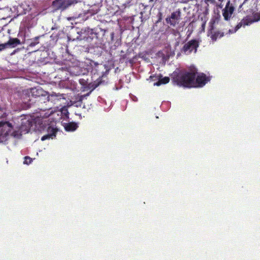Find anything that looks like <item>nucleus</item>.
<instances>
[{
	"mask_svg": "<svg viewBox=\"0 0 260 260\" xmlns=\"http://www.w3.org/2000/svg\"><path fill=\"white\" fill-rule=\"evenodd\" d=\"M196 73L194 71L187 72L179 77L178 79V84L180 85L186 87H203L209 81V79L206 77L204 74L198 75L195 81Z\"/></svg>",
	"mask_w": 260,
	"mask_h": 260,
	"instance_id": "1",
	"label": "nucleus"
},
{
	"mask_svg": "<svg viewBox=\"0 0 260 260\" xmlns=\"http://www.w3.org/2000/svg\"><path fill=\"white\" fill-rule=\"evenodd\" d=\"M260 20V12L254 13L253 15V18L247 16L243 18L241 22L237 24L234 30H229L230 33L235 32L238 29H239L242 26L248 25L254 22H256Z\"/></svg>",
	"mask_w": 260,
	"mask_h": 260,
	"instance_id": "2",
	"label": "nucleus"
},
{
	"mask_svg": "<svg viewBox=\"0 0 260 260\" xmlns=\"http://www.w3.org/2000/svg\"><path fill=\"white\" fill-rule=\"evenodd\" d=\"M11 129V125L10 123L7 121H0V143L4 142L8 140Z\"/></svg>",
	"mask_w": 260,
	"mask_h": 260,
	"instance_id": "3",
	"label": "nucleus"
},
{
	"mask_svg": "<svg viewBox=\"0 0 260 260\" xmlns=\"http://www.w3.org/2000/svg\"><path fill=\"white\" fill-rule=\"evenodd\" d=\"M11 125H12L11 124ZM30 127V122L28 121H26L24 124H22L21 126L18 131H15L11 134L10 133L12 130V129H11L8 138H9L10 136H12L14 138H19L22 134L28 133L29 131ZM11 128H12V126H11ZM8 139L9 138H8Z\"/></svg>",
	"mask_w": 260,
	"mask_h": 260,
	"instance_id": "4",
	"label": "nucleus"
},
{
	"mask_svg": "<svg viewBox=\"0 0 260 260\" xmlns=\"http://www.w3.org/2000/svg\"><path fill=\"white\" fill-rule=\"evenodd\" d=\"M69 72L71 74L74 76H80L85 75L87 73V70L82 67V63H79L78 65L71 67L69 68Z\"/></svg>",
	"mask_w": 260,
	"mask_h": 260,
	"instance_id": "5",
	"label": "nucleus"
},
{
	"mask_svg": "<svg viewBox=\"0 0 260 260\" xmlns=\"http://www.w3.org/2000/svg\"><path fill=\"white\" fill-rule=\"evenodd\" d=\"M198 46V42L196 40H191L184 45L183 51L186 54H188L193 51L195 53Z\"/></svg>",
	"mask_w": 260,
	"mask_h": 260,
	"instance_id": "6",
	"label": "nucleus"
},
{
	"mask_svg": "<svg viewBox=\"0 0 260 260\" xmlns=\"http://www.w3.org/2000/svg\"><path fill=\"white\" fill-rule=\"evenodd\" d=\"M234 11V7L230 3V2L229 1L226 3L225 8L222 10V15L224 17V19L225 20H230L231 18L232 17Z\"/></svg>",
	"mask_w": 260,
	"mask_h": 260,
	"instance_id": "7",
	"label": "nucleus"
},
{
	"mask_svg": "<svg viewBox=\"0 0 260 260\" xmlns=\"http://www.w3.org/2000/svg\"><path fill=\"white\" fill-rule=\"evenodd\" d=\"M47 131L48 134L43 136L41 140L44 141L49 138L53 139V137H55V134L57 131V129L52 124L48 127Z\"/></svg>",
	"mask_w": 260,
	"mask_h": 260,
	"instance_id": "8",
	"label": "nucleus"
},
{
	"mask_svg": "<svg viewBox=\"0 0 260 260\" xmlns=\"http://www.w3.org/2000/svg\"><path fill=\"white\" fill-rule=\"evenodd\" d=\"M69 4L66 0H56L53 2L52 6L55 10L66 9Z\"/></svg>",
	"mask_w": 260,
	"mask_h": 260,
	"instance_id": "9",
	"label": "nucleus"
},
{
	"mask_svg": "<svg viewBox=\"0 0 260 260\" xmlns=\"http://www.w3.org/2000/svg\"><path fill=\"white\" fill-rule=\"evenodd\" d=\"M44 91L40 87L39 88H32L27 90V93L28 94L29 96L39 97L44 95Z\"/></svg>",
	"mask_w": 260,
	"mask_h": 260,
	"instance_id": "10",
	"label": "nucleus"
},
{
	"mask_svg": "<svg viewBox=\"0 0 260 260\" xmlns=\"http://www.w3.org/2000/svg\"><path fill=\"white\" fill-rule=\"evenodd\" d=\"M20 44V41L17 38L10 39L7 43H5V44H6V48L8 46H10L11 47L14 48Z\"/></svg>",
	"mask_w": 260,
	"mask_h": 260,
	"instance_id": "11",
	"label": "nucleus"
},
{
	"mask_svg": "<svg viewBox=\"0 0 260 260\" xmlns=\"http://www.w3.org/2000/svg\"><path fill=\"white\" fill-rule=\"evenodd\" d=\"M223 36V33H221L219 31L212 32V29H210V32L208 33V36H210L213 41H215L217 38H220Z\"/></svg>",
	"mask_w": 260,
	"mask_h": 260,
	"instance_id": "12",
	"label": "nucleus"
},
{
	"mask_svg": "<svg viewBox=\"0 0 260 260\" xmlns=\"http://www.w3.org/2000/svg\"><path fill=\"white\" fill-rule=\"evenodd\" d=\"M64 127L67 131H74L76 129L77 125L74 123H69Z\"/></svg>",
	"mask_w": 260,
	"mask_h": 260,
	"instance_id": "13",
	"label": "nucleus"
},
{
	"mask_svg": "<svg viewBox=\"0 0 260 260\" xmlns=\"http://www.w3.org/2000/svg\"><path fill=\"white\" fill-rule=\"evenodd\" d=\"M170 81V79L169 77H165L161 79H160L158 82H155L153 84L154 86H159L162 84H166L168 83Z\"/></svg>",
	"mask_w": 260,
	"mask_h": 260,
	"instance_id": "14",
	"label": "nucleus"
},
{
	"mask_svg": "<svg viewBox=\"0 0 260 260\" xmlns=\"http://www.w3.org/2000/svg\"><path fill=\"white\" fill-rule=\"evenodd\" d=\"M179 14H180L179 12H173L171 14V17L169 19H171L172 20H178V19H179V16H180Z\"/></svg>",
	"mask_w": 260,
	"mask_h": 260,
	"instance_id": "15",
	"label": "nucleus"
},
{
	"mask_svg": "<svg viewBox=\"0 0 260 260\" xmlns=\"http://www.w3.org/2000/svg\"><path fill=\"white\" fill-rule=\"evenodd\" d=\"M166 20L168 23H170V25L173 26H175L177 23V20H172L171 19L167 18Z\"/></svg>",
	"mask_w": 260,
	"mask_h": 260,
	"instance_id": "16",
	"label": "nucleus"
},
{
	"mask_svg": "<svg viewBox=\"0 0 260 260\" xmlns=\"http://www.w3.org/2000/svg\"><path fill=\"white\" fill-rule=\"evenodd\" d=\"M217 20V19L216 18H212L210 22V29H213V25L216 22Z\"/></svg>",
	"mask_w": 260,
	"mask_h": 260,
	"instance_id": "17",
	"label": "nucleus"
},
{
	"mask_svg": "<svg viewBox=\"0 0 260 260\" xmlns=\"http://www.w3.org/2000/svg\"><path fill=\"white\" fill-rule=\"evenodd\" d=\"M31 159L28 156H25L24 158V164L28 165L31 163Z\"/></svg>",
	"mask_w": 260,
	"mask_h": 260,
	"instance_id": "18",
	"label": "nucleus"
},
{
	"mask_svg": "<svg viewBox=\"0 0 260 260\" xmlns=\"http://www.w3.org/2000/svg\"><path fill=\"white\" fill-rule=\"evenodd\" d=\"M38 37L35 38V41L34 42H32L30 43L29 46L30 47H34L37 44H39V42L38 41Z\"/></svg>",
	"mask_w": 260,
	"mask_h": 260,
	"instance_id": "19",
	"label": "nucleus"
},
{
	"mask_svg": "<svg viewBox=\"0 0 260 260\" xmlns=\"http://www.w3.org/2000/svg\"><path fill=\"white\" fill-rule=\"evenodd\" d=\"M6 48V44H5V43L0 44V51L4 50Z\"/></svg>",
	"mask_w": 260,
	"mask_h": 260,
	"instance_id": "20",
	"label": "nucleus"
},
{
	"mask_svg": "<svg viewBox=\"0 0 260 260\" xmlns=\"http://www.w3.org/2000/svg\"><path fill=\"white\" fill-rule=\"evenodd\" d=\"M204 2L206 3V4L208 5L209 3H211V4L214 3V0H204Z\"/></svg>",
	"mask_w": 260,
	"mask_h": 260,
	"instance_id": "21",
	"label": "nucleus"
},
{
	"mask_svg": "<svg viewBox=\"0 0 260 260\" xmlns=\"http://www.w3.org/2000/svg\"><path fill=\"white\" fill-rule=\"evenodd\" d=\"M79 82L81 84H84V83L85 82V81L84 79H80L79 80Z\"/></svg>",
	"mask_w": 260,
	"mask_h": 260,
	"instance_id": "22",
	"label": "nucleus"
},
{
	"mask_svg": "<svg viewBox=\"0 0 260 260\" xmlns=\"http://www.w3.org/2000/svg\"><path fill=\"white\" fill-rule=\"evenodd\" d=\"M56 96H57V95H56V94H52L51 95V98H53L56 97Z\"/></svg>",
	"mask_w": 260,
	"mask_h": 260,
	"instance_id": "23",
	"label": "nucleus"
},
{
	"mask_svg": "<svg viewBox=\"0 0 260 260\" xmlns=\"http://www.w3.org/2000/svg\"><path fill=\"white\" fill-rule=\"evenodd\" d=\"M248 1V0H244V3H245V2H246L247 1Z\"/></svg>",
	"mask_w": 260,
	"mask_h": 260,
	"instance_id": "24",
	"label": "nucleus"
},
{
	"mask_svg": "<svg viewBox=\"0 0 260 260\" xmlns=\"http://www.w3.org/2000/svg\"><path fill=\"white\" fill-rule=\"evenodd\" d=\"M153 0H150V2H152Z\"/></svg>",
	"mask_w": 260,
	"mask_h": 260,
	"instance_id": "25",
	"label": "nucleus"
}]
</instances>
